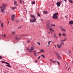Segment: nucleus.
<instances>
[{
  "instance_id": "338daca9",
  "label": "nucleus",
  "mask_w": 73,
  "mask_h": 73,
  "mask_svg": "<svg viewBox=\"0 0 73 73\" xmlns=\"http://www.w3.org/2000/svg\"><path fill=\"white\" fill-rule=\"evenodd\" d=\"M72 73H73V72H72Z\"/></svg>"
},
{
  "instance_id": "4d7b16f0",
  "label": "nucleus",
  "mask_w": 73,
  "mask_h": 73,
  "mask_svg": "<svg viewBox=\"0 0 73 73\" xmlns=\"http://www.w3.org/2000/svg\"><path fill=\"white\" fill-rule=\"evenodd\" d=\"M35 62H37V61L36 60V61H35Z\"/></svg>"
},
{
  "instance_id": "f704fd0d",
  "label": "nucleus",
  "mask_w": 73,
  "mask_h": 73,
  "mask_svg": "<svg viewBox=\"0 0 73 73\" xmlns=\"http://www.w3.org/2000/svg\"><path fill=\"white\" fill-rule=\"evenodd\" d=\"M34 54L35 55V56H37V55H36V52H35V53H34Z\"/></svg>"
},
{
  "instance_id": "2f4dec72",
  "label": "nucleus",
  "mask_w": 73,
  "mask_h": 73,
  "mask_svg": "<svg viewBox=\"0 0 73 73\" xmlns=\"http://www.w3.org/2000/svg\"><path fill=\"white\" fill-rule=\"evenodd\" d=\"M37 15L39 17H40V14L38 13H37Z\"/></svg>"
},
{
  "instance_id": "cd10ccee",
  "label": "nucleus",
  "mask_w": 73,
  "mask_h": 73,
  "mask_svg": "<svg viewBox=\"0 0 73 73\" xmlns=\"http://www.w3.org/2000/svg\"><path fill=\"white\" fill-rule=\"evenodd\" d=\"M32 4H35V1H33V2L32 3Z\"/></svg>"
},
{
  "instance_id": "0e129e2a",
  "label": "nucleus",
  "mask_w": 73,
  "mask_h": 73,
  "mask_svg": "<svg viewBox=\"0 0 73 73\" xmlns=\"http://www.w3.org/2000/svg\"><path fill=\"white\" fill-rule=\"evenodd\" d=\"M38 53H40V52H38Z\"/></svg>"
},
{
  "instance_id": "680f3d73",
  "label": "nucleus",
  "mask_w": 73,
  "mask_h": 73,
  "mask_svg": "<svg viewBox=\"0 0 73 73\" xmlns=\"http://www.w3.org/2000/svg\"><path fill=\"white\" fill-rule=\"evenodd\" d=\"M72 63H73V61L72 62Z\"/></svg>"
},
{
  "instance_id": "5fc2aeb1",
  "label": "nucleus",
  "mask_w": 73,
  "mask_h": 73,
  "mask_svg": "<svg viewBox=\"0 0 73 73\" xmlns=\"http://www.w3.org/2000/svg\"><path fill=\"white\" fill-rule=\"evenodd\" d=\"M54 46H55V48H56V45H55Z\"/></svg>"
},
{
  "instance_id": "de8ad7c7",
  "label": "nucleus",
  "mask_w": 73,
  "mask_h": 73,
  "mask_svg": "<svg viewBox=\"0 0 73 73\" xmlns=\"http://www.w3.org/2000/svg\"><path fill=\"white\" fill-rule=\"evenodd\" d=\"M27 50H29V47H28V48L27 49Z\"/></svg>"
},
{
  "instance_id": "603ef678",
  "label": "nucleus",
  "mask_w": 73,
  "mask_h": 73,
  "mask_svg": "<svg viewBox=\"0 0 73 73\" xmlns=\"http://www.w3.org/2000/svg\"><path fill=\"white\" fill-rule=\"evenodd\" d=\"M64 1H65V2L67 1V0H64Z\"/></svg>"
},
{
  "instance_id": "f257e3e1",
  "label": "nucleus",
  "mask_w": 73,
  "mask_h": 73,
  "mask_svg": "<svg viewBox=\"0 0 73 73\" xmlns=\"http://www.w3.org/2000/svg\"><path fill=\"white\" fill-rule=\"evenodd\" d=\"M58 15V13H54L52 16L53 18L54 19H57L58 18V17L57 16Z\"/></svg>"
},
{
  "instance_id": "412c9836",
  "label": "nucleus",
  "mask_w": 73,
  "mask_h": 73,
  "mask_svg": "<svg viewBox=\"0 0 73 73\" xmlns=\"http://www.w3.org/2000/svg\"><path fill=\"white\" fill-rule=\"evenodd\" d=\"M43 13L44 14H47V13H48V12L46 11H43Z\"/></svg>"
},
{
  "instance_id": "69168bd1",
  "label": "nucleus",
  "mask_w": 73,
  "mask_h": 73,
  "mask_svg": "<svg viewBox=\"0 0 73 73\" xmlns=\"http://www.w3.org/2000/svg\"><path fill=\"white\" fill-rule=\"evenodd\" d=\"M65 66H66V65H65Z\"/></svg>"
},
{
  "instance_id": "4468645a",
  "label": "nucleus",
  "mask_w": 73,
  "mask_h": 73,
  "mask_svg": "<svg viewBox=\"0 0 73 73\" xmlns=\"http://www.w3.org/2000/svg\"><path fill=\"white\" fill-rule=\"evenodd\" d=\"M47 28H51V27H50V24H49L47 25Z\"/></svg>"
},
{
  "instance_id": "79ce46f5",
  "label": "nucleus",
  "mask_w": 73,
  "mask_h": 73,
  "mask_svg": "<svg viewBox=\"0 0 73 73\" xmlns=\"http://www.w3.org/2000/svg\"><path fill=\"white\" fill-rule=\"evenodd\" d=\"M50 61L52 62V61H53V60H52V59H50Z\"/></svg>"
},
{
  "instance_id": "1a4fd4ad",
  "label": "nucleus",
  "mask_w": 73,
  "mask_h": 73,
  "mask_svg": "<svg viewBox=\"0 0 73 73\" xmlns=\"http://www.w3.org/2000/svg\"><path fill=\"white\" fill-rule=\"evenodd\" d=\"M56 5H57V7H60V4H61V2H59L58 1L56 3Z\"/></svg>"
},
{
  "instance_id": "aec40b11",
  "label": "nucleus",
  "mask_w": 73,
  "mask_h": 73,
  "mask_svg": "<svg viewBox=\"0 0 73 73\" xmlns=\"http://www.w3.org/2000/svg\"><path fill=\"white\" fill-rule=\"evenodd\" d=\"M11 8L13 10H14V9H16V7H11Z\"/></svg>"
},
{
  "instance_id": "13d9d810",
  "label": "nucleus",
  "mask_w": 73,
  "mask_h": 73,
  "mask_svg": "<svg viewBox=\"0 0 73 73\" xmlns=\"http://www.w3.org/2000/svg\"><path fill=\"white\" fill-rule=\"evenodd\" d=\"M40 20H41V21H43L42 19H41Z\"/></svg>"
},
{
  "instance_id": "e433bc0d",
  "label": "nucleus",
  "mask_w": 73,
  "mask_h": 73,
  "mask_svg": "<svg viewBox=\"0 0 73 73\" xmlns=\"http://www.w3.org/2000/svg\"><path fill=\"white\" fill-rule=\"evenodd\" d=\"M37 44H38V45H40V44H40V42H37Z\"/></svg>"
},
{
  "instance_id": "c03bdc74",
  "label": "nucleus",
  "mask_w": 73,
  "mask_h": 73,
  "mask_svg": "<svg viewBox=\"0 0 73 73\" xmlns=\"http://www.w3.org/2000/svg\"><path fill=\"white\" fill-rule=\"evenodd\" d=\"M22 26H21L20 27H19L18 28V29H20V28H21V27H22Z\"/></svg>"
},
{
  "instance_id": "ddd939ff",
  "label": "nucleus",
  "mask_w": 73,
  "mask_h": 73,
  "mask_svg": "<svg viewBox=\"0 0 73 73\" xmlns=\"http://www.w3.org/2000/svg\"><path fill=\"white\" fill-rule=\"evenodd\" d=\"M69 23L70 25H72V24H73V21H69Z\"/></svg>"
},
{
  "instance_id": "a19ab883",
  "label": "nucleus",
  "mask_w": 73,
  "mask_h": 73,
  "mask_svg": "<svg viewBox=\"0 0 73 73\" xmlns=\"http://www.w3.org/2000/svg\"><path fill=\"white\" fill-rule=\"evenodd\" d=\"M57 63H58V64L59 65H60V63L59 62H58V61H56Z\"/></svg>"
},
{
  "instance_id": "c9c22d12",
  "label": "nucleus",
  "mask_w": 73,
  "mask_h": 73,
  "mask_svg": "<svg viewBox=\"0 0 73 73\" xmlns=\"http://www.w3.org/2000/svg\"><path fill=\"white\" fill-rule=\"evenodd\" d=\"M51 25L52 26H54V27H55V26H56V25H53H53L51 24Z\"/></svg>"
},
{
  "instance_id": "c756f323",
  "label": "nucleus",
  "mask_w": 73,
  "mask_h": 73,
  "mask_svg": "<svg viewBox=\"0 0 73 73\" xmlns=\"http://www.w3.org/2000/svg\"><path fill=\"white\" fill-rule=\"evenodd\" d=\"M40 52H44V50L42 49H41L40 50Z\"/></svg>"
},
{
  "instance_id": "3c124183",
  "label": "nucleus",
  "mask_w": 73,
  "mask_h": 73,
  "mask_svg": "<svg viewBox=\"0 0 73 73\" xmlns=\"http://www.w3.org/2000/svg\"><path fill=\"white\" fill-rule=\"evenodd\" d=\"M48 35H50V33L48 32Z\"/></svg>"
},
{
  "instance_id": "bb28decb",
  "label": "nucleus",
  "mask_w": 73,
  "mask_h": 73,
  "mask_svg": "<svg viewBox=\"0 0 73 73\" xmlns=\"http://www.w3.org/2000/svg\"><path fill=\"white\" fill-rule=\"evenodd\" d=\"M15 22H16V23H19L20 22V21L18 20H16Z\"/></svg>"
},
{
  "instance_id": "dca6fc26",
  "label": "nucleus",
  "mask_w": 73,
  "mask_h": 73,
  "mask_svg": "<svg viewBox=\"0 0 73 73\" xmlns=\"http://www.w3.org/2000/svg\"><path fill=\"white\" fill-rule=\"evenodd\" d=\"M51 42V41H49L48 42V45H46V46H47V47H48V46H49V44H50V42Z\"/></svg>"
},
{
  "instance_id": "5701e85b",
  "label": "nucleus",
  "mask_w": 73,
  "mask_h": 73,
  "mask_svg": "<svg viewBox=\"0 0 73 73\" xmlns=\"http://www.w3.org/2000/svg\"><path fill=\"white\" fill-rule=\"evenodd\" d=\"M11 34L12 35H15V31H13L11 32Z\"/></svg>"
},
{
  "instance_id": "8fccbe9b",
  "label": "nucleus",
  "mask_w": 73,
  "mask_h": 73,
  "mask_svg": "<svg viewBox=\"0 0 73 73\" xmlns=\"http://www.w3.org/2000/svg\"><path fill=\"white\" fill-rule=\"evenodd\" d=\"M53 62V63H54V62H56V61H53V62Z\"/></svg>"
},
{
  "instance_id": "20e7f679",
  "label": "nucleus",
  "mask_w": 73,
  "mask_h": 73,
  "mask_svg": "<svg viewBox=\"0 0 73 73\" xmlns=\"http://www.w3.org/2000/svg\"><path fill=\"white\" fill-rule=\"evenodd\" d=\"M15 16H16V15H11V20L12 21H13V20H14L15 18Z\"/></svg>"
},
{
  "instance_id": "f8f14e48",
  "label": "nucleus",
  "mask_w": 73,
  "mask_h": 73,
  "mask_svg": "<svg viewBox=\"0 0 73 73\" xmlns=\"http://www.w3.org/2000/svg\"><path fill=\"white\" fill-rule=\"evenodd\" d=\"M1 62H2V63H5V64H7L8 65H10V64H9V63H8L7 62H5L4 61H1Z\"/></svg>"
},
{
  "instance_id": "ea45409f",
  "label": "nucleus",
  "mask_w": 73,
  "mask_h": 73,
  "mask_svg": "<svg viewBox=\"0 0 73 73\" xmlns=\"http://www.w3.org/2000/svg\"><path fill=\"white\" fill-rule=\"evenodd\" d=\"M68 15H66L65 16V18H68Z\"/></svg>"
},
{
  "instance_id": "c85d7f7f",
  "label": "nucleus",
  "mask_w": 73,
  "mask_h": 73,
  "mask_svg": "<svg viewBox=\"0 0 73 73\" xmlns=\"http://www.w3.org/2000/svg\"><path fill=\"white\" fill-rule=\"evenodd\" d=\"M69 1L70 3H73V1H72V0H69Z\"/></svg>"
},
{
  "instance_id": "7c9ffc66",
  "label": "nucleus",
  "mask_w": 73,
  "mask_h": 73,
  "mask_svg": "<svg viewBox=\"0 0 73 73\" xmlns=\"http://www.w3.org/2000/svg\"><path fill=\"white\" fill-rule=\"evenodd\" d=\"M41 56L42 57H43V58H45V56L44 55L42 54L41 55Z\"/></svg>"
},
{
  "instance_id": "774afa93",
  "label": "nucleus",
  "mask_w": 73,
  "mask_h": 73,
  "mask_svg": "<svg viewBox=\"0 0 73 73\" xmlns=\"http://www.w3.org/2000/svg\"><path fill=\"white\" fill-rule=\"evenodd\" d=\"M5 73H7V72H5Z\"/></svg>"
},
{
  "instance_id": "37998d69",
  "label": "nucleus",
  "mask_w": 73,
  "mask_h": 73,
  "mask_svg": "<svg viewBox=\"0 0 73 73\" xmlns=\"http://www.w3.org/2000/svg\"><path fill=\"white\" fill-rule=\"evenodd\" d=\"M3 58V57L0 56V59H2Z\"/></svg>"
},
{
  "instance_id": "473e14b6",
  "label": "nucleus",
  "mask_w": 73,
  "mask_h": 73,
  "mask_svg": "<svg viewBox=\"0 0 73 73\" xmlns=\"http://www.w3.org/2000/svg\"><path fill=\"white\" fill-rule=\"evenodd\" d=\"M6 66H8V67H11V66L9 65H6Z\"/></svg>"
},
{
  "instance_id": "6e6552de",
  "label": "nucleus",
  "mask_w": 73,
  "mask_h": 73,
  "mask_svg": "<svg viewBox=\"0 0 73 73\" xmlns=\"http://www.w3.org/2000/svg\"><path fill=\"white\" fill-rule=\"evenodd\" d=\"M60 28L62 31H63V32H66V29H65L62 28L61 27H60Z\"/></svg>"
},
{
  "instance_id": "49530a36",
  "label": "nucleus",
  "mask_w": 73,
  "mask_h": 73,
  "mask_svg": "<svg viewBox=\"0 0 73 73\" xmlns=\"http://www.w3.org/2000/svg\"><path fill=\"white\" fill-rule=\"evenodd\" d=\"M59 36H61V34L60 33H59Z\"/></svg>"
},
{
  "instance_id": "a878e982",
  "label": "nucleus",
  "mask_w": 73,
  "mask_h": 73,
  "mask_svg": "<svg viewBox=\"0 0 73 73\" xmlns=\"http://www.w3.org/2000/svg\"><path fill=\"white\" fill-rule=\"evenodd\" d=\"M66 65H67V66L66 68V69L68 68V63H66Z\"/></svg>"
},
{
  "instance_id": "9b49d317",
  "label": "nucleus",
  "mask_w": 73,
  "mask_h": 73,
  "mask_svg": "<svg viewBox=\"0 0 73 73\" xmlns=\"http://www.w3.org/2000/svg\"><path fill=\"white\" fill-rule=\"evenodd\" d=\"M65 40H66V39H64L63 40H60L61 43H62V44L63 45H64V41H65Z\"/></svg>"
},
{
  "instance_id": "72a5a7b5",
  "label": "nucleus",
  "mask_w": 73,
  "mask_h": 73,
  "mask_svg": "<svg viewBox=\"0 0 73 73\" xmlns=\"http://www.w3.org/2000/svg\"><path fill=\"white\" fill-rule=\"evenodd\" d=\"M15 39L16 40H18V39H19V38H18V37H15Z\"/></svg>"
},
{
  "instance_id": "6ab92c4d",
  "label": "nucleus",
  "mask_w": 73,
  "mask_h": 73,
  "mask_svg": "<svg viewBox=\"0 0 73 73\" xmlns=\"http://www.w3.org/2000/svg\"><path fill=\"white\" fill-rule=\"evenodd\" d=\"M14 4L15 5H16V6H17V5H18V4H17V1H15L14 2Z\"/></svg>"
},
{
  "instance_id": "58836bf2",
  "label": "nucleus",
  "mask_w": 73,
  "mask_h": 73,
  "mask_svg": "<svg viewBox=\"0 0 73 73\" xmlns=\"http://www.w3.org/2000/svg\"><path fill=\"white\" fill-rule=\"evenodd\" d=\"M3 36L4 37H5V36H6V35L4 34L3 35Z\"/></svg>"
},
{
  "instance_id": "f03ea898",
  "label": "nucleus",
  "mask_w": 73,
  "mask_h": 73,
  "mask_svg": "<svg viewBox=\"0 0 73 73\" xmlns=\"http://www.w3.org/2000/svg\"><path fill=\"white\" fill-rule=\"evenodd\" d=\"M5 8H4L3 7H0V11L1 13H4L5 12L4 10H5Z\"/></svg>"
},
{
  "instance_id": "bf43d9fd",
  "label": "nucleus",
  "mask_w": 73,
  "mask_h": 73,
  "mask_svg": "<svg viewBox=\"0 0 73 73\" xmlns=\"http://www.w3.org/2000/svg\"><path fill=\"white\" fill-rule=\"evenodd\" d=\"M33 52H34V53H35V51H33Z\"/></svg>"
},
{
  "instance_id": "052dcab7",
  "label": "nucleus",
  "mask_w": 73,
  "mask_h": 73,
  "mask_svg": "<svg viewBox=\"0 0 73 73\" xmlns=\"http://www.w3.org/2000/svg\"><path fill=\"white\" fill-rule=\"evenodd\" d=\"M50 33H51V34H52V32H50Z\"/></svg>"
},
{
  "instance_id": "e2e57ef3",
  "label": "nucleus",
  "mask_w": 73,
  "mask_h": 73,
  "mask_svg": "<svg viewBox=\"0 0 73 73\" xmlns=\"http://www.w3.org/2000/svg\"><path fill=\"white\" fill-rule=\"evenodd\" d=\"M1 36V35L0 34V36Z\"/></svg>"
},
{
  "instance_id": "4be33fe9",
  "label": "nucleus",
  "mask_w": 73,
  "mask_h": 73,
  "mask_svg": "<svg viewBox=\"0 0 73 73\" xmlns=\"http://www.w3.org/2000/svg\"><path fill=\"white\" fill-rule=\"evenodd\" d=\"M62 36L65 37V36H66V34H65V33H63L62 34Z\"/></svg>"
},
{
  "instance_id": "b1692460",
  "label": "nucleus",
  "mask_w": 73,
  "mask_h": 73,
  "mask_svg": "<svg viewBox=\"0 0 73 73\" xmlns=\"http://www.w3.org/2000/svg\"><path fill=\"white\" fill-rule=\"evenodd\" d=\"M1 26L2 28H4V26H3V22L1 23Z\"/></svg>"
},
{
  "instance_id": "7ed1b4c3",
  "label": "nucleus",
  "mask_w": 73,
  "mask_h": 73,
  "mask_svg": "<svg viewBox=\"0 0 73 73\" xmlns=\"http://www.w3.org/2000/svg\"><path fill=\"white\" fill-rule=\"evenodd\" d=\"M56 55L57 56V58L58 60H60V59H61V56H60V55L58 54V53H56Z\"/></svg>"
},
{
  "instance_id": "f3484780",
  "label": "nucleus",
  "mask_w": 73,
  "mask_h": 73,
  "mask_svg": "<svg viewBox=\"0 0 73 73\" xmlns=\"http://www.w3.org/2000/svg\"><path fill=\"white\" fill-rule=\"evenodd\" d=\"M53 37H54L55 38H57V36H56V34L55 33L54 34V35L53 36Z\"/></svg>"
},
{
  "instance_id": "9d476101",
  "label": "nucleus",
  "mask_w": 73,
  "mask_h": 73,
  "mask_svg": "<svg viewBox=\"0 0 73 73\" xmlns=\"http://www.w3.org/2000/svg\"><path fill=\"white\" fill-rule=\"evenodd\" d=\"M34 48V47L32 46L30 50H29V52H32L33 51L32 50H33Z\"/></svg>"
},
{
  "instance_id": "393cba45",
  "label": "nucleus",
  "mask_w": 73,
  "mask_h": 73,
  "mask_svg": "<svg viewBox=\"0 0 73 73\" xmlns=\"http://www.w3.org/2000/svg\"><path fill=\"white\" fill-rule=\"evenodd\" d=\"M68 53H69V54H70V53H71V51H70V50H68Z\"/></svg>"
},
{
  "instance_id": "2eb2a0df",
  "label": "nucleus",
  "mask_w": 73,
  "mask_h": 73,
  "mask_svg": "<svg viewBox=\"0 0 73 73\" xmlns=\"http://www.w3.org/2000/svg\"><path fill=\"white\" fill-rule=\"evenodd\" d=\"M49 29H50V32H51L52 31V32H54V30L53 29L50 28Z\"/></svg>"
},
{
  "instance_id": "39448f33",
  "label": "nucleus",
  "mask_w": 73,
  "mask_h": 73,
  "mask_svg": "<svg viewBox=\"0 0 73 73\" xmlns=\"http://www.w3.org/2000/svg\"><path fill=\"white\" fill-rule=\"evenodd\" d=\"M2 6H1V7H3L4 8H5V9H6V7H5L7 6V4L2 3Z\"/></svg>"
},
{
  "instance_id": "a18cd8bd",
  "label": "nucleus",
  "mask_w": 73,
  "mask_h": 73,
  "mask_svg": "<svg viewBox=\"0 0 73 73\" xmlns=\"http://www.w3.org/2000/svg\"><path fill=\"white\" fill-rule=\"evenodd\" d=\"M27 41L28 42H30V40H28Z\"/></svg>"
},
{
  "instance_id": "a211bd4d",
  "label": "nucleus",
  "mask_w": 73,
  "mask_h": 73,
  "mask_svg": "<svg viewBox=\"0 0 73 73\" xmlns=\"http://www.w3.org/2000/svg\"><path fill=\"white\" fill-rule=\"evenodd\" d=\"M31 16L32 18H33V19H35V16L33 15H31Z\"/></svg>"
},
{
  "instance_id": "09e8293b",
  "label": "nucleus",
  "mask_w": 73,
  "mask_h": 73,
  "mask_svg": "<svg viewBox=\"0 0 73 73\" xmlns=\"http://www.w3.org/2000/svg\"><path fill=\"white\" fill-rule=\"evenodd\" d=\"M22 2V1H21V0H20V3H21Z\"/></svg>"
},
{
  "instance_id": "423d86ee",
  "label": "nucleus",
  "mask_w": 73,
  "mask_h": 73,
  "mask_svg": "<svg viewBox=\"0 0 73 73\" xmlns=\"http://www.w3.org/2000/svg\"><path fill=\"white\" fill-rule=\"evenodd\" d=\"M60 45L59 44H57V46L58 48H59V49H60L61 48V46H62V44L61 43H60Z\"/></svg>"
},
{
  "instance_id": "4c0bfd02",
  "label": "nucleus",
  "mask_w": 73,
  "mask_h": 73,
  "mask_svg": "<svg viewBox=\"0 0 73 73\" xmlns=\"http://www.w3.org/2000/svg\"><path fill=\"white\" fill-rule=\"evenodd\" d=\"M40 57H41V56H39L38 58H37V59H40Z\"/></svg>"
},
{
  "instance_id": "0eeeda50",
  "label": "nucleus",
  "mask_w": 73,
  "mask_h": 73,
  "mask_svg": "<svg viewBox=\"0 0 73 73\" xmlns=\"http://www.w3.org/2000/svg\"><path fill=\"white\" fill-rule=\"evenodd\" d=\"M36 20H37L36 18H34L33 19H31L30 21V22H31V23H35V22L36 21Z\"/></svg>"
},
{
  "instance_id": "864d4df0",
  "label": "nucleus",
  "mask_w": 73,
  "mask_h": 73,
  "mask_svg": "<svg viewBox=\"0 0 73 73\" xmlns=\"http://www.w3.org/2000/svg\"><path fill=\"white\" fill-rule=\"evenodd\" d=\"M1 21H0V24H1Z\"/></svg>"
},
{
  "instance_id": "6e6d98bb",
  "label": "nucleus",
  "mask_w": 73,
  "mask_h": 73,
  "mask_svg": "<svg viewBox=\"0 0 73 73\" xmlns=\"http://www.w3.org/2000/svg\"><path fill=\"white\" fill-rule=\"evenodd\" d=\"M69 69H70V67H69L68 68V70H69Z\"/></svg>"
}]
</instances>
